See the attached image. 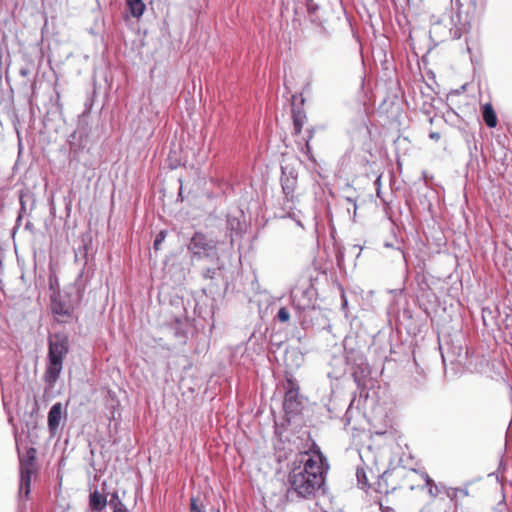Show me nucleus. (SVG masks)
I'll use <instances>...</instances> for the list:
<instances>
[{"instance_id":"obj_1","label":"nucleus","mask_w":512,"mask_h":512,"mask_svg":"<svg viewBox=\"0 0 512 512\" xmlns=\"http://www.w3.org/2000/svg\"><path fill=\"white\" fill-rule=\"evenodd\" d=\"M328 469L327 458L318 446L300 452L289 474L293 490L305 498L314 496L324 485Z\"/></svg>"},{"instance_id":"obj_2","label":"nucleus","mask_w":512,"mask_h":512,"mask_svg":"<svg viewBox=\"0 0 512 512\" xmlns=\"http://www.w3.org/2000/svg\"><path fill=\"white\" fill-rule=\"evenodd\" d=\"M32 414L24 413L21 429L15 428V442L19 458L20 470V499L28 500L30 494V482L32 474V440L30 437L29 418Z\"/></svg>"},{"instance_id":"obj_3","label":"nucleus","mask_w":512,"mask_h":512,"mask_svg":"<svg viewBox=\"0 0 512 512\" xmlns=\"http://www.w3.org/2000/svg\"><path fill=\"white\" fill-rule=\"evenodd\" d=\"M68 339L61 334H54L49 337V363L46 369L45 378L50 384L58 379L61 371L63 358L68 353Z\"/></svg>"},{"instance_id":"obj_4","label":"nucleus","mask_w":512,"mask_h":512,"mask_svg":"<svg viewBox=\"0 0 512 512\" xmlns=\"http://www.w3.org/2000/svg\"><path fill=\"white\" fill-rule=\"evenodd\" d=\"M188 250L198 259L216 256L217 241L202 232H196L188 244Z\"/></svg>"},{"instance_id":"obj_5","label":"nucleus","mask_w":512,"mask_h":512,"mask_svg":"<svg viewBox=\"0 0 512 512\" xmlns=\"http://www.w3.org/2000/svg\"><path fill=\"white\" fill-rule=\"evenodd\" d=\"M281 186L285 197V209L293 210L298 199L296 194L297 174H295L293 171L287 173L285 168L282 167Z\"/></svg>"},{"instance_id":"obj_6","label":"nucleus","mask_w":512,"mask_h":512,"mask_svg":"<svg viewBox=\"0 0 512 512\" xmlns=\"http://www.w3.org/2000/svg\"><path fill=\"white\" fill-rule=\"evenodd\" d=\"M314 289L311 286L306 288H294L291 292L293 305L298 310H307L314 306Z\"/></svg>"},{"instance_id":"obj_7","label":"nucleus","mask_w":512,"mask_h":512,"mask_svg":"<svg viewBox=\"0 0 512 512\" xmlns=\"http://www.w3.org/2000/svg\"><path fill=\"white\" fill-rule=\"evenodd\" d=\"M30 198L31 197L28 193H22L20 195L21 208H20V212L17 217V220H16V224L13 228L14 234L21 230L23 221H24L23 231H27L30 227L31 221L29 219V216H30V211L32 210V207H30L29 209L27 208Z\"/></svg>"},{"instance_id":"obj_8","label":"nucleus","mask_w":512,"mask_h":512,"mask_svg":"<svg viewBox=\"0 0 512 512\" xmlns=\"http://www.w3.org/2000/svg\"><path fill=\"white\" fill-rule=\"evenodd\" d=\"M300 406L299 388L293 381L288 380V388L284 398V408L288 413H296L299 411Z\"/></svg>"},{"instance_id":"obj_9","label":"nucleus","mask_w":512,"mask_h":512,"mask_svg":"<svg viewBox=\"0 0 512 512\" xmlns=\"http://www.w3.org/2000/svg\"><path fill=\"white\" fill-rule=\"evenodd\" d=\"M63 405L60 402L55 403L48 413V427L52 434L59 429L63 417Z\"/></svg>"},{"instance_id":"obj_10","label":"nucleus","mask_w":512,"mask_h":512,"mask_svg":"<svg viewBox=\"0 0 512 512\" xmlns=\"http://www.w3.org/2000/svg\"><path fill=\"white\" fill-rule=\"evenodd\" d=\"M445 494L452 502H454L455 509L462 508V506H459V501L469 497V492L466 488H446Z\"/></svg>"},{"instance_id":"obj_11","label":"nucleus","mask_w":512,"mask_h":512,"mask_svg":"<svg viewBox=\"0 0 512 512\" xmlns=\"http://www.w3.org/2000/svg\"><path fill=\"white\" fill-rule=\"evenodd\" d=\"M107 496L108 494L105 495L99 491L91 492L89 497V505L91 509L95 511H101L104 509L107 505Z\"/></svg>"},{"instance_id":"obj_12","label":"nucleus","mask_w":512,"mask_h":512,"mask_svg":"<svg viewBox=\"0 0 512 512\" xmlns=\"http://www.w3.org/2000/svg\"><path fill=\"white\" fill-rule=\"evenodd\" d=\"M483 120L486 125L490 128H494L497 125V116L495 111L490 103H486L483 106L482 112Z\"/></svg>"},{"instance_id":"obj_13","label":"nucleus","mask_w":512,"mask_h":512,"mask_svg":"<svg viewBox=\"0 0 512 512\" xmlns=\"http://www.w3.org/2000/svg\"><path fill=\"white\" fill-rule=\"evenodd\" d=\"M129 11L133 17L139 18L145 11V4L142 0H127Z\"/></svg>"},{"instance_id":"obj_14","label":"nucleus","mask_w":512,"mask_h":512,"mask_svg":"<svg viewBox=\"0 0 512 512\" xmlns=\"http://www.w3.org/2000/svg\"><path fill=\"white\" fill-rule=\"evenodd\" d=\"M307 120L306 114L300 110H293V126L294 133L299 135L302 131L303 125Z\"/></svg>"},{"instance_id":"obj_15","label":"nucleus","mask_w":512,"mask_h":512,"mask_svg":"<svg viewBox=\"0 0 512 512\" xmlns=\"http://www.w3.org/2000/svg\"><path fill=\"white\" fill-rule=\"evenodd\" d=\"M107 504L113 512H126V508L121 503L118 495L116 493L110 494V499H107Z\"/></svg>"},{"instance_id":"obj_16","label":"nucleus","mask_w":512,"mask_h":512,"mask_svg":"<svg viewBox=\"0 0 512 512\" xmlns=\"http://www.w3.org/2000/svg\"><path fill=\"white\" fill-rule=\"evenodd\" d=\"M422 478L424 479L425 485L428 488L429 495L432 498H436L440 492L438 486L434 483V481L427 474H422Z\"/></svg>"},{"instance_id":"obj_17","label":"nucleus","mask_w":512,"mask_h":512,"mask_svg":"<svg viewBox=\"0 0 512 512\" xmlns=\"http://www.w3.org/2000/svg\"><path fill=\"white\" fill-rule=\"evenodd\" d=\"M277 318L280 322H288L290 313L286 307H281L277 313Z\"/></svg>"},{"instance_id":"obj_18","label":"nucleus","mask_w":512,"mask_h":512,"mask_svg":"<svg viewBox=\"0 0 512 512\" xmlns=\"http://www.w3.org/2000/svg\"><path fill=\"white\" fill-rule=\"evenodd\" d=\"M358 483L365 487L368 484V479L366 477V473L363 469H357L356 472Z\"/></svg>"},{"instance_id":"obj_19","label":"nucleus","mask_w":512,"mask_h":512,"mask_svg":"<svg viewBox=\"0 0 512 512\" xmlns=\"http://www.w3.org/2000/svg\"><path fill=\"white\" fill-rule=\"evenodd\" d=\"M166 237V232L165 231H161L155 238L154 240V248L156 250L159 249L161 243L163 242V240L165 239Z\"/></svg>"},{"instance_id":"obj_20","label":"nucleus","mask_w":512,"mask_h":512,"mask_svg":"<svg viewBox=\"0 0 512 512\" xmlns=\"http://www.w3.org/2000/svg\"><path fill=\"white\" fill-rule=\"evenodd\" d=\"M52 310L54 313L56 314H60V315H66L68 314V310L65 309L62 305L60 304H57V303H53L52 305Z\"/></svg>"},{"instance_id":"obj_21","label":"nucleus","mask_w":512,"mask_h":512,"mask_svg":"<svg viewBox=\"0 0 512 512\" xmlns=\"http://www.w3.org/2000/svg\"><path fill=\"white\" fill-rule=\"evenodd\" d=\"M457 8H461L464 4H475V0H451Z\"/></svg>"},{"instance_id":"obj_22","label":"nucleus","mask_w":512,"mask_h":512,"mask_svg":"<svg viewBox=\"0 0 512 512\" xmlns=\"http://www.w3.org/2000/svg\"><path fill=\"white\" fill-rule=\"evenodd\" d=\"M312 132L309 131V136L307 139H305V145H304V149L306 150L307 153H310V140L312 139Z\"/></svg>"},{"instance_id":"obj_23","label":"nucleus","mask_w":512,"mask_h":512,"mask_svg":"<svg viewBox=\"0 0 512 512\" xmlns=\"http://www.w3.org/2000/svg\"><path fill=\"white\" fill-rule=\"evenodd\" d=\"M451 33H452L454 39H459L462 35V32L458 28L454 31H451Z\"/></svg>"},{"instance_id":"obj_24","label":"nucleus","mask_w":512,"mask_h":512,"mask_svg":"<svg viewBox=\"0 0 512 512\" xmlns=\"http://www.w3.org/2000/svg\"><path fill=\"white\" fill-rule=\"evenodd\" d=\"M429 136L431 139L435 141H438L440 139V134L438 132H431Z\"/></svg>"},{"instance_id":"obj_25","label":"nucleus","mask_w":512,"mask_h":512,"mask_svg":"<svg viewBox=\"0 0 512 512\" xmlns=\"http://www.w3.org/2000/svg\"><path fill=\"white\" fill-rule=\"evenodd\" d=\"M191 512H200L196 506V501L194 499L191 500Z\"/></svg>"},{"instance_id":"obj_26","label":"nucleus","mask_w":512,"mask_h":512,"mask_svg":"<svg viewBox=\"0 0 512 512\" xmlns=\"http://www.w3.org/2000/svg\"><path fill=\"white\" fill-rule=\"evenodd\" d=\"M347 201L354 205V212H356V209H357L356 202L353 199H351V198H347Z\"/></svg>"},{"instance_id":"obj_27","label":"nucleus","mask_w":512,"mask_h":512,"mask_svg":"<svg viewBox=\"0 0 512 512\" xmlns=\"http://www.w3.org/2000/svg\"><path fill=\"white\" fill-rule=\"evenodd\" d=\"M28 73H29V71H28L27 69H21V70H20V74H21L22 76H26V75H28Z\"/></svg>"},{"instance_id":"obj_28","label":"nucleus","mask_w":512,"mask_h":512,"mask_svg":"<svg viewBox=\"0 0 512 512\" xmlns=\"http://www.w3.org/2000/svg\"><path fill=\"white\" fill-rule=\"evenodd\" d=\"M380 509L382 510V512H385L382 503H380Z\"/></svg>"}]
</instances>
